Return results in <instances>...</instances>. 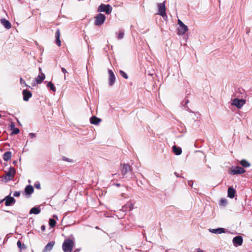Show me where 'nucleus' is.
<instances>
[{
  "instance_id": "1",
  "label": "nucleus",
  "mask_w": 252,
  "mask_h": 252,
  "mask_svg": "<svg viewBox=\"0 0 252 252\" xmlns=\"http://www.w3.org/2000/svg\"><path fill=\"white\" fill-rule=\"evenodd\" d=\"M75 243L70 239L65 240L63 244L62 248L64 252H72Z\"/></svg>"
},
{
  "instance_id": "2",
  "label": "nucleus",
  "mask_w": 252,
  "mask_h": 252,
  "mask_svg": "<svg viewBox=\"0 0 252 252\" xmlns=\"http://www.w3.org/2000/svg\"><path fill=\"white\" fill-rule=\"evenodd\" d=\"M121 171L123 177H127L126 175L129 173L132 176V169L128 164L123 163L121 164Z\"/></svg>"
},
{
  "instance_id": "3",
  "label": "nucleus",
  "mask_w": 252,
  "mask_h": 252,
  "mask_svg": "<svg viewBox=\"0 0 252 252\" xmlns=\"http://www.w3.org/2000/svg\"><path fill=\"white\" fill-rule=\"evenodd\" d=\"M112 10V6L109 4H101L98 8V11L105 12L106 14H109Z\"/></svg>"
},
{
  "instance_id": "4",
  "label": "nucleus",
  "mask_w": 252,
  "mask_h": 252,
  "mask_svg": "<svg viewBox=\"0 0 252 252\" xmlns=\"http://www.w3.org/2000/svg\"><path fill=\"white\" fill-rule=\"evenodd\" d=\"M94 24L96 26H101L102 25L106 17L103 14L99 13L97 14L95 17Z\"/></svg>"
},
{
  "instance_id": "5",
  "label": "nucleus",
  "mask_w": 252,
  "mask_h": 252,
  "mask_svg": "<svg viewBox=\"0 0 252 252\" xmlns=\"http://www.w3.org/2000/svg\"><path fill=\"white\" fill-rule=\"evenodd\" d=\"M246 103V100L244 99H239L236 98L232 100L231 105L235 106L237 108H241Z\"/></svg>"
},
{
  "instance_id": "6",
  "label": "nucleus",
  "mask_w": 252,
  "mask_h": 252,
  "mask_svg": "<svg viewBox=\"0 0 252 252\" xmlns=\"http://www.w3.org/2000/svg\"><path fill=\"white\" fill-rule=\"evenodd\" d=\"M245 172L246 170L243 168L237 166L232 167L231 170L229 171V173L232 175H239L244 173Z\"/></svg>"
},
{
  "instance_id": "7",
  "label": "nucleus",
  "mask_w": 252,
  "mask_h": 252,
  "mask_svg": "<svg viewBox=\"0 0 252 252\" xmlns=\"http://www.w3.org/2000/svg\"><path fill=\"white\" fill-rule=\"evenodd\" d=\"M165 1L162 3H158V14L161 16L163 18L166 16L165 13Z\"/></svg>"
},
{
  "instance_id": "8",
  "label": "nucleus",
  "mask_w": 252,
  "mask_h": 252,
  "mask_svg": "<svg viewBox=\"0 0 252 252\" xmlns=\"http://www.w3.org/2000/svg\"><path fill=\"white\" fill-rule=\"evenodd\" d=\"M16 171L14 168L10 167L9 168V170L7 173H6V175L4 176V178L7 181H9L12 180L15 174Z\"/></svg>"
},
{
  "instance_id": "9",
  "label": "nucleus",
  "mask_w": 252,
  "mask_h": 252,
  "mask_svg": "<svg viewBox=\"0 0 252 252\" xmlns=\"http://www.w3.org/2000/svg\"><path fill=\"white\" fill-rule=\"evenodd\" d=\"M5 201V205L6 206L12 205L15 204L16 200L14 197L8 195L6 196L4 199L1 200V201Z\"/></svg>"
},
{
  "instance_id": "10",
  "label": "nucleus",
  "mask_w": 252,
  "mask_h": 252,
  "mask_svg": "<svg viewBox=\"0 0 252 252\" xmlns=\"http://www.w3.org/2000/svg\"><path fill=\"white\" fill-rule=\"evenodd\" d=\"M108 74H109V85L110 86H113L115 82L116 78L114 73H113V71L111 69H109L108 71Z\"/></svg>"
},
{
  "instance_id": "11",
  "label": "nucleus",
  "mask_w": 252,
  "mask_h": 252,
  "mask_svg": "<svg viewBox=\"0 0 252 252\" xmlns=\"http://www.w3.org/2000/svg\"><path fill=\"white\" fill-rule=\"evenodd\" d=\"M242 243L243 238L241 236H237L233 239V243L235 247L242 245Z\"/></svg>"
},
{
  "instance_id": "12",
  "label": "nucleus",
  "mask_w": 252,
  "mask_h": 252,
  "mask_svg": "<svg viewBox=\"0 0 252 252\" xmlns=\"http://www.w3.org/2000/svg\"><path fill=\"white\" fill-rule=\"evenodd\" d=\"M188 31V27L184 24L179 27L178 29V34L179 35H182L184 34Z\"/></svg>"
},
{
  "instance_id": "13",
  "label": "nucleus",
  "mask_w": 252,
  "mask_h": 252,
  "mask_svg": "<svg viewBox=\"0 0 252 252\" xmlns=\"http://www.w3.org/2000/svg\"><path fill=\"white\" fill-rule=\"evenodd\" d=\"M23 95V100L25 101L29 100L30 98L32 96V94L30 91H27V90H24L22 92Z\"/></svg>"
},
{
  "instance_id": "14",
  "label": "nucleus",
  "mask_w": 252,
  "mask_h": 252,
  "mask_svg": "<svg viewBox=\"0 0 252 252\" xmlns=\"http://www.w3.org/2000/svg\"><path fill=\"white\" fill-rule=\"evenodd\" d=\"M34 191L33 187L31 185H28L26 187L24 190V194L26 195H31Z\"/></svg>"
},
{
  "instance_id": "15",
  "label": "nucleus",
  "mask_w": 252,
  "mask_h": 252,
  "mask_svg": "<svg viewBox=\"0 0 252 252\" xmlns=\"http://www.w3.org/2000/svg\"><path fill=\"white\" fill-rule=\"evenodd\" d=\"M0 22L5 29L9 30L11 28V24L7 20L2 18L0 19Z\"/></svg>"
},
{
  "instance_id": "16",
  "label": "nucleus",
  "mask_w": 252,
  "mask_h": 252,
  "mask_svg": "<svg viewBox=\"0 0 252 252\" xmlns=\"http://www.w3.org/2000/svg\"><path fill=\"white\" fill-rule=\"evenodd\" d=\"M55 243L54 241H51L49 242L44 247L43 252H48L51 251L53 249Z\"/></svg>"
},
{
  "instance_id": "17",
  "label": "nucleus",
  "mask_w": 252,
  "mask_h": 252,
  "mask_svg": "<svg viewBox=\"0 0 252 252\" xmlns=\"http://www.w3.org/2000/svg\"><path fill=\"white\" fill-rule=\"evenodd\" d=\"M209 232L215 234H221L225 233V229L223 228H218L217 229H209Z\"/></svg>"
},
{
  "instance_id": "18",
  "label": "nucleus",
  "mask_w": 252,
  "mask_h": 252,
  "mask_svg": "<svg viewBox=\"0 0 252 252\" xmlns=\"http://www.w3.org/2000/svg\"><path fill=\"white\" fill-rule=\"evenodd\" d=\"M236 190L232 187H229L227 190V196L230 198L234 197Z\"/></svg>"
},
{
  "instance_id": "19",
  "label": "nucleus",
  "mask_w": 252,
  "mask_h": 252,
  "mask_svg": "<svg viewBox=\"0 0 252 252\" xmlns=\"http://www.w3.org/2000/svg\"><path fill=\"white\" fill-rule=\"evenodd\" d=\"M45 78V74L41 72L40 73H39L38 74V76L35 79L36 83L37 84H41L43 82V81L44 80Z\"/></svg>"
},
{
  "instance_id": "20",
  "label": "nucleus",
  "mask_w": 252,
  "mask_h": 252,
  "mask_svg": "<svg viewBox=\"0 0 252 252\" xmlns=\"http://www.w3.org/2000/svg\"><path fill=\"white\" fill-rule=\"evenodd\" d=\"M90 121L92 124L97 125L100 122L101 119L94 116L90 118Z\"/></svg>"
},
{
  "instance_id": "21",
  "label": "nucleus",
  "mask_w": 252,
  "mask_h": 252,
  "mask_svg": "<svg viewBox=\"0 0 252 252\" xmlns=\"http://www.w3.org/2000/svg\"><path fill=\"white\" fill-rule=\"evenodd\" d=\"M56 36V43L57 45L60 47L61 45V41L60 40V31L59 29H57L55 33Z\"/></svg>"
},
{
  "instance_id": "22",
  "label": "nucleus",
  "mask_w": 252,
  "mask_h": 252,
  "mask_svg": "<svg viewBox=\"0 0 252 252\" xmlns=\"http://www.w3.org/2000/svg\"><path fill=\"white\" fill-rule=\"evenodd\" d=\"M189 102V100L187 98H185L184 99V100L182 102L181 105L183 107V109H184L185 110H186L188 111H189V112H191V110L189 109V108L187 106V105L188 104V103Z\"/></svg>"
},
{
  "instance_id": "23",
  "label": "nucleus",
  "mask_w": 252,
  "mask_h": 252,
  "mask_svg": "<svg viewBox=\"0 0 252 252\" xmlns=\"http://www.w3.org/2000/svg\"><path fill=\"white\" fill-rule=\"evenodd\" d=\"M173 151V152L176 155H180L182 154V149L179 147H177L176 146H173L172 147Z\"/></svg>"
},
{
  "instance_id": "24",
  "label": "nucleus",
  "mask_w": 252,
  "mask_h": 252,
  "mask_svg": "<svg viewBox=\"0 0 252 252\" xmlns=\"http://www.w3.org/2000/svg\"><path fill=\"white\" fill-rule=\"evenodd\" d=\"M12 157V153L11 152L7 151L3 155V159L5 161H8Z\"/></svg>"
},
{
  "instance_id": "25",
  "label": "nucleus",
  "mask_w": 252,
  "mask_h": 252,
  "mask_svg": "<svg viewBox=\"0 0 252 252\" xmlns=\"http://www.w3.org/2000/svg\"><path fill=\"white\" fill-rule=\"evenodd\" d=\"M41 210L39 208L37 207H33L30 211V214H34L35 215H37L40 213Z\"/></svg>"
},
{
  "instance_id": "26",
  "label": "nucleus",
  "mask_w": 252,
  "mask_h": 252,
  "mask_svg": "<svg viewBox=\"0 0 252 252\" xmlns=\"http://www.w3.org/2000/svg\"><path fill=\"white\" fill-rule=\"evenodd\" d=\"M240 163L244 168L249 167L251 165L250 163L245 159L241 160Z\"/></svg>"
},
{
  "instance_id": "27",
  "label": "nucleus",
  "mask_w": 252,
  "mask_h": 252,
  "mask_svg": "<svg viewBox=\"0 0 252 252\" xmlns=\"http://www.w3.org/2000/svg\"><path fill=\"white\" fill-rule=\"evenodd\" d=\"M47 87L50 88V89L54 92H55L56 91V88L55 87L53 83L51 82H49L47 84Z\"/></svg>"
},
{
  "instance_id": "28",
  "label": "nucleus",
  "mask_w": 252,
  "mask_h": 252,
  "mask_svg": "<svg viewBox=\"0 0 252 252\" xmlns=\"http://www.w3.org/2000/svg\"><path fill=\"white\" fill-rule=\"evenodd\" d=\"M49 225L51 227L53 228L56 224V220L53 219H50L49 220Z\"/></svg>"
},
{
  "instance_id": "29",
  "label": "nucleus",
  "mask_w": 252,
  "mask_h": 252,
  "mask_svg": "<svg viewBox=\"0 0 252 252\" xmlns=\"http://www.w3.org/2000/svg\"><path fill=\"white\" fill-rule=\"evenodd\" d=\"M17 247L19 249H20L21 250L22 249H25L26 246L24 244H22L20 240H18L17 243Z\"/></svg>"
},
{
  "instance_id": "30",
  "label": "nucleus",
  "mask_w": 252,
  "mask_h": 252,
  "mask_svg": "<svg viewBox=\"0 0 252 252\" xmlns=\"http://www.w3.org/2000/svg\"><path fill=\"white\" fill-rule=\"evenodd\" d=\"M124 36V31L123 30L120 31L118 33V35H117V38H118V39H119V40L122 39V38H123Z\"/></svg>"
},
{
  "instance_id": "31",
  "label": "nucleus",
  "mask_w": 252,
  "mask_h": 252,
  "mask_svg": "<svg viewBox=\"0 0 252 252\" xmlns=\"http://www.w3.org/2000/svg\"><path fill=\"white\" fill-rule=\"evenodd\" d=\"M119 73L125 79H127L128 78V75L122 70H119Z\"/></svg>"
},
{
  "instance_id": "32",
  "label": "nucleus",
  "mask_w": 252,
  "mask_h": 252,
  "mask_svg": "<svg viewBox=\"0 0 252 252\" xmlns=\"http://www.w3.org/2000/svg\"><path fill=\"white\" fill-rule=\"evenodd\" d=\"M227 204V200L225 198H221L220 200V204L222 206H225Z\"/></svg>"
},
{
  "instance_id": "33",
  "label": "nucleus",
  "mask_w": 252,
  "mask_h": 252,
  "mask_svg": "<svg viewBox=\"0 0 252 252\" xmlns=\"http://www.w3.org/2000/svg\"><path fill=\"white\" fill-rule=\"evenodd\" d=\"M34 187L38 189H41V187H40V183L38 182V181H37L35 183H34Z\"/></svg>"
},
{
  "instance_id": "34",
  "label": "nucleus",
  "mask_w": 252,
  "mask_h": 252,
  "mask_svg": "<svg viewBox=\"0 0 252 252\" xmlns=\"http://www.w3.org/2000/svg\"><path fill=\"white\" fill-rule=\"evenodd\" d=\"M20 130L18 128H14L12 131V134H17L19 132Z\"/></svg>"
},
{
  "instance_id": "35",
  "label": "nucleus",
  "mask_w": 252,
  "mask_h": 252,
  "mask_svg": "<svg viewBox=\"0 0 252 252\" xmlns=\"http://www.w3.org/2000/svg\"><path fill=\"white\" fill-rule=\"evenodd\" d=\"M126 207H129V210L130 211V210H132L133 206V204L132 203H127L126 205Z\"/></svg>"
},
{
  "instance_id": "36",
  "label": "nucleus",
  "mask_w": 252,
  "mask_h": 252,
  "mask_svg": "<svg viewBox=\"0 0 252 252\" xmlns=\"http://www.w3.org/2000/svg\"><path fill=\"white\" fill-rule=\"evenodd\" d=\"M20 195V191H15L14 192V194H13V196L14 197H18Z\"/></svg>"
},
{
  "instance_id": "37",
  "label": "nucleus",
  "mask_w": 252,
  "mask_h": 252,
  "mask_svg": "<svg viewBox=\"0 0 252 252\" xmlns=\"http://www.w3.org/2000/svg\"><path fill=\"white\" fill-rule=\"evenodd\" d=\"M61 70H62V72L64 74V79H65V74L67 73V71L63 67H62Z\"/></svg>"
},
{
  "instance_id": "38",
  "label": "nucleus",
  "mask_w": 252,
  "mask_h": 252,
  "mask_svg": "<svg viewBox=\"0 0 252 252\" xmlns=\"http://www.w3.org/2000/svg\"><path fill=\"white\" fill-rule=\"evenodd\" d=\"M29 136L31 138H33L35 137L36 134L35 133H29Z\"/></svg>"
},
{
  "instance_id": "39",
  "label": "nucleus",
  "mask_w": 252,
  "mask_h": 252,
  "mask_svg": "<svg viewBox=\"0 0 252 252\" xmlns=\"http://www.w3.org/2000/svg\"><path fill=\"white\" fill-rule=\"evenodd\" d=\"M240 93L241 94H243L242 97H243L244 96H245L246 95L245 92L244 90H240Z\"/></svg>"
},
{
  "instance_id": "40",
  "label": "nucleus",
  "mask_w": 252,
  "mask_h": 252,
  "mask_svg": "<svg viewBox=\"0 0 252 252\" xmlns=\"http://www.w3.org/2000/svg\"><path fill=\"white\" fill-rule=\"evenodd\" d=\"M20 83L21 84H24L26 86H27V84H26L25 81L22 78H21V77L20 78Z\"/></svg>"
},
{
  "instance_id": "41",
  "label": "nucleus",
  "mask_w": 252,
  "mask_h": 252,
  "mask_svg": "<svg viewBox=\"0 0 252 252\" xmlns=\"http://www.w3.org/2000/svg\"><path fill=\"white\" fill-rule=\"evenodd\" d=\"M193 181H188V185L190 186L191 187H192V185H193Z\"/></svg>"
},
{
  "instance_id": "42",
  "label": "nucleus",
  "mask_w": 252,
  "mask_h": 252,
  "mask_svg": "<svg viewBox=\"0 0 252 252\" xmlns=\"http://www.w3.org/2000/svg\"><path fill=\"white\" fill-rule=\"evenodd\" d=\"M178 24L179 26H181L184 24L180 19H178Z\"/></svg>"
},
{
  "instance_id": "43",
  "label": "nucleus",
  "mask_w": 252,
  "mask_h": 252,
  "mask_svg": "<svg viewBox=\"0 0 252 252\" xmlns=\"http://www.w3.org/2000/svg\"><path fill=\"white\" fill-rule=\"evenodd\" d=\"M10 127H11V129H13V128H15V124L13 123H12L11 124H10Z\"/></svg>"
},
{
  "instance_id": "44",
  "label": "nucleus",
  "mask_w": 252,
  "mask_h": 252,
  "mask_svg": "<svg viewBox=\"0 0 252 252\" xmlns=\"http://www.w3.org/2000/svg\"><path fill=\"white\" fill-rule=\"evenodd\" d=\"M41 230L42 231H45V226L43 225L41 226Z\"/></svg>"
},
{
  "instance_id": "45",
  "label": "nucleus",
  "mask_w": 252,
  "mask_h": 252,
  "mask_svg": "<svg viewBox=\"0 0 252 252\" xmlns=\"http://www.w3.org/2000/svg\"><path fill=\"white\" fill-rule=\"evenodd\" d=\"M63 160H64L65 161H70L69 159L67 158H66V157H63Z\"/></svg>"
},
{
  "instance_id": "46",
  "label": "nucleus",
  "mask_w": 252,
  "mask_h": 252,
  "mask_svg": "<svg viewBox=\"0 0 252 252\" xmlns=\"http://www.w3.org/2000/svg\"><path fill=\"white\" fill-rule=\"evenodd\" d=\"M197 252H204L203 250L200 249V248H198L196 249Z\"/></svg>"
},
{
  "instance_id": "47",
  "label": "nucleus",
  "mask_w": 252,
  "mask_h": 252,
  "mask_svg": "<svg viewBox=\"0 0 252 252\" xmlns=\"http://www.w3.org/2000/svg\"><path fill=\"white\" fill-rule=\"evenodd\" d=\"M80 251V249H76L75 250L72 251V252H79Z\"/></svg>"
},
{
  "instance_id": "48",
  "label": "nucleus",
  "mask_w": 252,
  "mask_h": 252,
  "mask_svg": "<svg viewBox=\"0 0 252 252\" xmlns=\"http://www.w3.org/2000/svg\"><path fill=\"white\" fill-rule=\"evenodd\" d=\"M174 174L177 177H179V176L178 175V174H177V172H175Z\"/></svg>"
},
{
  "instance_id": "49",
  "label": "nucleus",
  "mask_w": 252,
  "mask_h": 252,
  "mask_svg": "<svg viewBox=\"0 0 252 252\" xmlns=\"http://www.w3.org/2000/svg\"><path fill=\"white\" fill-rule=\"evenodd\" d=\"M115 185L117 187H118L120 186V184H118H118H115Z\"/></svg>"
},
{
  "instance_id": "50",
  "label": "nucleus",
  "mask_w": 252,
  "mask_h": 252,
  "mask_svg": "<svg viewBox=\"0 0 252 252\" xmlns=\"http://www.w3.org/2000/svg\"><path fill=\"white\" fill-rule=\"evenodd\" d=\"M53 217H54V218H55L57 220H58V218L57 216H56V215H54L53 216Z\"/></svg>"
},
{
  "instance_id": "51",
  "label": "nucleus",
  "mask_w": 252,
  "mask_h": 252,
  "mask_svg": "<svg viewBox=\"0 0 252 252\" xmlns=\"http://www.w3.org/2000/svg\"><path fill=\"white\" fill-rule=\"evenodd\" d=\"M17 161L14 160V161H13V163L14 164H16L17 163Z\"/></svg>"
},
{
  "instance_id": "52",
  "label": "nucleus",
  "mask_w": 252,
  "mask_h": 252,
  "mask_svg": "<svg viewBox=\"0 0 252 252\" xmlns=\"http://www.w3.org/2000/svg\"><path fill=\"white\" fill-rule=\"evenodd\" d=\"M39 70L40 71H41V68H39Z\"/></svg>"
},
{
  "instance_id": "53",
  "label": "nucleus",
  "mask_w": 252,
  "mask_h": 252,
  "mask_svg": "<svg viewBox=\"0 0 252 252\" xmlns=\"http://www.w3.org/2000/svg\"><path fill=\"white\" fill-rule=\"evenodd\" d=\"M6 212H8V213H11L10 211H6Z\"/></svg>"
},
{
  "instance_id": "54",
  "label": "nucleus",
  "mask_w": 252,
  "mask_h": 252,
  "mask_svg": "<svg viewBox=\"0 0 252 252\" xmlns=\"http://www.w3.org/2000/svg\"><path fill=\"white\" fill-rule=\"evenodd\" d=\"M3 201H0V204Z\"/></svg>"
},
{
  "instance_id": "55",
  "label": "nucleus",
  "mask_w": 252,
  "mask_h": 252,
  "mask_svg": "<svg viewBox=\"0 0 252 252\" xmlns=\"http://www.w3.org/2000/svg\"><path fill=\"white\" fill-rule=\"evenodd\" d=\"M1 115L0 114V118H1Z\"/></svg>"
}]
</instances>
